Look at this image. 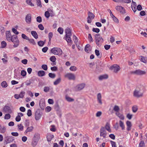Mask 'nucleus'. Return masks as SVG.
<instances>
[{"label":"nucleus","instance_id":"36","mask_svg":"<svg viewBox=\"0 0 147 147\" xmlns=\"http://www.w3.org/2000/svg\"><path fill=\"white\" fill-rule=\"evenodd\" d=\"M50 60L53 63H54L55 62L56 59L55 56H53L50 57Z\"/></svg>","mask_w":147,"mask_h":147},{"label":"nucleus","instance_id":"3","mask_svg":"<svg viewBox=\"0 0 147 147\" xmlns=\"http://www.w3.org/2000/svg\"><path fill=\"white\" fill-rule=\"evenodd\" d=\"M143 94V91L141 89L138 88H136L134 92V96L137 98L142 97Z\"/></svg>","mask_w":147,"mask_h":147},{"label":"nucleus","instance_id":"46","mask_svg":"<svg viewBox=\"0 0 147 147\" xmlns=\"http://www.w3.org/2000/svg\"><path fill=\"white\" fill-rule=\"evenodd\" d=\"M28 40L29 41L30 43L32 44L33 45H35L36 43L35 42L34 39H29Z\"/></svg>","mask_w":147,"mask_h":147},{"label":"nucleus","instance_id":"40","mask_svg":"<svg viewBox=\"0 0 147 147\" xmlns=\"http://www.w3.org/2000/svg\"><path fill=\"white\" fill-rule=\"evenodd\" d=\"M70 70L72 71H76L77 69V67L74 66H71L69 68Z\"/></svg>","mask_w":147,"mask_h":147},{"label":"nucleus","instance_id":"29","mask_svg":"<svg viewBox=\"0 0 147 147\" xmlns=\"http://www.w3.org/2000/svg\"><path fill=\"white\" fill-rule=\"evenodd\" d=\"M65 99L67 101L69 102H72L74 100V99L71 98L67 95L65 96Z\"/></svg>","mask_w":147,"mask_h":147},{"label":"nucleus","instance_id":"56","mask_svg":"<svg viewBox=\"0 0 147 147\" xmlns=\"http://www.w3.org/2000/svg\"><path fill=\"white\" fill-rule=\"evenodd\" d=\"M22 37L23 38L26 39V40H29V38L28 37L26 36V35L24 34H22Z\"/></svg>","mask_w":147,"mask_h":147},{"label":"nucleus","instance_id":"48","mask_svg":"<svg viewBox=\"0 0 147 147\" xmlns=\"http://www.w3.org/2000/svg\"><path fill=\"white\" fill-rule=\"evenodd\" d=\"M54 108L56 111H59V105L57 103H56L54 105Z\"/></svg>","mask_w":147,"mask_h":147},{"label":"nucleus","instance_id":"53","mask_svg":"<svg viewBox=\"0 0 147 147\" xmlns=\"http://www.w3.org/2000/svg\"><path fill=\"white\" fill-rule=\"evenodd\" d=\"M36 21L37 22L40 23L42 21V19L41 17L40 16H38L36 18Z\"/></svg>","mask_w":147,"mask_h":147},{"label":"nucleus","instance_id":"41","mask_svg":"<svg viewBox=\"0 0 147 147\" xmlns=\"http://www.w3.org/2000/svg\"><path fill=\"white\" fill-rule=\"evenodd\" d=\"M139 147H145L144 142L143 141H140V143Z\"/></svg>","mask_w":147,"mask_h":147},{"label":"nucleus","instance_id":"44","mask_svg":"<svg viewBox=\"0 0 147 147\" xmlns=\"http://www.w3.org/2000/svg\"><path fill=\"white\" fill-rule=\"evenodd\" d=\"M18 128L19 130L20 131H23V126L21 124H18Z\"/></svg>","mask_w":147,"mask_h":147},{"label":"nucleus","instance_id":"32","mask_svg":"<svg viewBox=\"0 0 147 147\" xmlns=\"http://www.w3.org/2000/svg\"><path fill=\"white\" fill-rule=\"evenodd\" d=\"M104 127H102V136H103L104 138L105 137L106 135V132L105 130H103Z\"/></svg>","mask_w":147,"mask_h":147},{"label":"nucleus","instance_id":"18","mask_svg":"<svg viewBox=\"0 0 147 147\" xmlns=\"http://www.w3.org/2000/svg\"><path fill=\"white\" fill-rule=\"evenodd\" d=\"M127 126V130L128 131H130L131 129V127L132 126V124L131 122L129 121H127L126 123Z\"/></svg>","mask_w":147,"mask_h":147},{"label":"nucleus","instance_id":"4","mask_svg":"<svg viewBox=\"0 0 147 147\" xmlns=\"http://www.w3.org/2000/svg\"><path fill=\"white\" fill-rule=\"evenodd\" d=\"M51 52L55 55H61L62 54V50L59 48L54 47L51 50Z\"/></svg>","mask_w":147,"mask_h":147},{"label":"nucleus","instance_id":"22","mask_svg":"<svg viewBox=\"0 0 147 147\" xmlns=\"http://www.w3.org/2000/svg\"><path fill=\"white\" fill-rule=\"evenodd\" d=\"M106 129L109 132H111V130L110 128V125L109 123L107 122L105 126Z\"/></svg>","mask_w":147,"mask_h":147},{"label":"nucleus","instance_id":"25","mask_svg":"<svg viewBox=\"0 0 147 147\" xmlns=\"http://www.w3.org/2000/svg\"><path fill=\"white\" fill-rule=\"evenodd\" d=\"M116 114L121 119L123 120L124 119V116L123 115L120 113L119 112H116Z\"/></svg>","mask_w":147,"mask_h":147},{"label":"nucleus","instance_id":"52","mask_svg":"<svg viewBox=\"0 0 147 147\" xmlns=\"http://www.w3.org/2000/svg\"><path fill=\"white\" fill-rule=\"evenodd\" d=\"M45 17L47 18H49L50 16V14L49 11H45Z\"/></svg>","mask_w":147,"mask_h":147},{"label":"nucleus","instance_id":"37","mask_svg":"<svg viewBox=\"0 0 147 147\" xmlns=\"http://www.w3.org/2000/svg\"><path fill=\"white\" fill-rule=\"evenodd\" d=\"M48 75L50 78L53 79L55 78L56 77L55 74L51 73H49Z\"/></svg>","mask_w":147,"mask_h":147},{"label":"nucleus","instance_id":"14","mask_svg":"<svg viewBox=\"0 0 147 147\" xmlns=\"http://www.w3.org/2000/svg\"><path fill=\"white\" fill-rule=\"evenodd\" d=\"M5 36L6 39L7 41L9 42L12 36L10 31H7L5 32Z\"/></svg>","mask_w":147,"mask_h":147},{"label":"nucleus","instance_id":"30","mask_svg":"<svg viewBox=\"0 0 147 147\" xmlns=\"http://www.w3.org/2000/svg\"><path fill=\"white\" fill-rule=\"evenodd\" d=\"M101 68L99 67L96 66V69L95 70V72L97 74H99L100 73Z\"/></svg>","mask_w":147,"mask_h":147},{"label":"nucleus","instance_id":"12","mask_svg":"<svg viewBox=\"0 0 147 147\" xmlns=\"http://www.w3.org/2000/svg\"><path fill=\"white\" fill-rule=\"evenodd\" d=\"M115 9L117 11H119L122 14H124L125 13V10L124 7L121 6H117L115 7Z\"/></svg>","mask_w":147,"mask_h":147},{"label":"nucleus","instance_id":"11","mask_svg":"<svg viewBox=\"0 0 147 147\" xmlns=\"http://www.w3.org/2000/svg\"><path fill=\"white\" fill-rule=\"evenodd\" d=\"M65 77L67 78L69 80H75L76 76L75 75L71 73H69L65 75Z\"/></svg>","mask_w":147,"mask_h":147},{"label":"nucleus","instance_id":"47","mask_svg":"<svg viewBox=\"0 0 147 147\" xmlns=\"http://www.w3.org/2000/svg\"><path fill=\"white\" fill-rule=\"evenodd\" d=\"M29 120L28 119H26L25 120L24 122V125L26 127H27L29 125Z\"/></svg>","mask_w":147,"mask_h":147},{"label":"nucleus","instance_id":"61","mask_svg":"<svg viewBox=\"0 0 147 147\" xmlns=\"http://www.w3.org/2000/svg\"><path fill=\"white\" fill-rule=\"evenodd\" d=\"M132 109L133 112L135 113L137 111L138 109L136 106H134L132 107Z\"/></svg>","mask_w":147,"mask_h":147},{"label":"nucleus","instance_id":"6","mask_svg":"<svg viewBox=\"0 0 147 147\" xmlns=\"http://www.w3.org/2000/svg\"><path fill=\"white\" fill-rule=\"evenodd\" d=\"M95 40L96 45L98 46L101 43V36L100 34H97L95 35Z\"/></svg>","mask_w":147,"mask_h":147},{"label":"nucleus","instance_id":"21","mask_svg":"<svg viewBox=\"0 0 147 147\" xmlns=\"http://www.w3.org/2000/svg\"><path fill=\"white\" fill-rule=\"evenodd\" d=\"M85 84L84 83L81 84H79L77 86L78 89V90H82L84 87Z\"/></svg>","mask_w":147,"mask_h":147},{"label":"nucleus","instance_id":"26","mask_svg":"<svg viewBox=\"0 0 147 147\" xmlns=\"http://www.w3.org/2000/svg\"><path fill=\"white\" fill-rule=\"evenodd\" d=\"M45 71L43 70H40L38 73V74L39 76L42 77L45 75Z\"/></svg>","mask_w":147,"mask_h":147},{"label":"nucleus","instance_id":"16","mask_svg":"<svg viewBox=\"0 0 147 147\" xmlns=\"http://www.w3.org/2000/svg\"><path fill=\"white\" fill-rule=\"evenodd\" d=\"M136 3L134 2L133 0H132L131 5V8L134 12L135 13L136 11Z\"/></svg>","mask_w":147,"mask_h":147},{"label":"nucleus","instance_id":"64","mask_svg":"<svg viewBox=\"0 0 147 147\" xmlns=\"http://www.w3.org/2000/svg\"><path fill=\"white\" fill-rule=\"evenodd\" d=\"M114 21L116 23H118L119 21L118 19L113 15V16L111 17Z\"/></svg>","mask_w":147,"mask_h":147},{"label":"nucleus","instance_id":"15","mask_svg":"<svg viewBox=\"0 0 147 147\" xmlns=\"http://www.w3.org/2000/svg\"><path fill=\"white\" fill-rule=\"evenodd\" d=\"M26 21L28 24L30 23L31 21V16L30 14H28L25 18Z\"/></svg>","mask_w":147,"mask_h":147},{"label":"nucleus","instance_id":"38","mask_svg":"<svg viewBox=\"0 0 147 147\" xmlns=\"http://www.w3.org/2000/svg\"><path fill=\"white\" fill-rule=\"evenodd\" d=\"M120 3H130L131 2V0H120Z\"/></svg>","mask_w":147,"mask_h":147},{"label":"nucleus","instance_id":"27","mask_svg":"<svg viewBox=\"0 0 147 147\" xmlns=\"http://www.w3.org/2000/svg\"><path fill=\"white\" fill-rule=\"evenodd\" d=\"M54 137L53 135L52 134L48 135L47 136V141L48 142L51 141L52 139Z\"/></svg>","mask_w":147,"mask_h":147},{"label":"nucleus","instance_id":"5","mask_svg":"<svg viewBox=\"0 0 147 147\" xmlns=\"http://www.w3.org/2000/svg\"><path fill=\"white\" fill-rule=\"evenodd\" d=\"M14 138L11 136H8L6 134L4 137L5 141L6 142V144L12 142L14 140Z\"/></svg>","mask_w":147,"mask_h":147},{"label":"nucleus","instance_id":"24","mask_svg":"<svg viewBox=\"0 0 147 147\" xmlns=\"http://www.w3.org/2000/svg\"><path fill=\"white\" fill-rule=\"evenodd\" d=\"M31 34L35 38L37 39L38 38V36L36 31H32Z\"/></svg>","mask_w":147,"mask_h":147},{"label":"nucleus","instance_id":"20","mask_svg":"<svg viewBox=\"0 0 147 147\" xmlns=\"http://www.w3.org/2000/svg\"><path fill=\"white\" fill-rule=\"evenodd\" d=\"M34 127L33 126L28 127L27 128L24 132L25 134H26L28 132H31L33 129Z\"/></svg>","mask_w":147,"mask_h":147},{"label":"nucleus","instance_id":"7","mask_svg":"<svg viewBox=\"0 0 147 147\" xmlns=\"http://www.w3.org/2000/svg\"><path fill=\"white\" fill-rule=\"evenodd\" d=\"M110 69L116 73L120 70V67L117 64H114L110 67Z\"/></svg>","mask_w":147,"mask_h":147},{"label":"nucleus","instance_id":"50","mask_svg":"<svg viewBox=\"0 0 147 147\" xmlns=\"http://www.w3.org/2000/svg\"><path fill=\"white\" fill-rule=\"evenodd\" d=\"M4 28L3 27H0V32L1 34H3L5 32Z\"/></svg>","mask_w":147,"mask_h":147},{"label":"nucleus","instance_id":"13","mask_svg":"<svg viewBox=\"0 0 147 147\" xmlns=\"http://www.w3.org/2000/svg\"><path fill=\"white\" fill-rule=\"evenodd\" d=\"M3 110L6 113H11L12 112L10 107L8 106L5 105L3 108Z\"/></svg>","mask_w":147,"mask_h":147},{"label":"nucleus","instance_id":"42","mask_svg":"<svg viewBox=\"0 0 147 147\" xmlns=\"http://www.w3.org/2000/svg\"><path fill=\"white\" fill-rule=\"evenodd\" d=\"M113 110L116 111V112H118L119 111V107L117 105H115L113 109Z\"/></svg>","mask_w":147,"mask_h":147},{"label":"nucleus","instance_id":"17","mask_svg":"<svg viewBox=\"0 0 147 147\" xmlns=\"http://www.w3.org/2000/svg\"><path fill=\"white\" fill-rule=\"evenodd\" d=\"M84 50L86 52L89 53L91 51L90 45L89 44L86 45L85 46Z\"/></svg>","mask_w":147,"mask_h":147},{"label":"nucleus","instance_id":"2","mask_svg":"<svg viewBox=\"0 0 147 147\" xmlns=\"http://www.w3.org/2000/svg\"><path fill=\"white\" fill-rule=\"evenodd\" d=\"M12 42L14 44L13 47L14 48L17 47L19 45V41L18 39V36L16 35H13L12 36L9 42Z\"/></svg>","mask_w":147,"mask_h":147},{"label":"nucleus","instance_id":"34","mask_svg":"<svg viewBox=\"0 0 147 147\" xmlns=\"http://www.w3.org/2000/svg\"><path fill=\"white\" fill-rule=\"evenodd\" d=\"M1 85L2 87L5 88L7 86V83L5 81L3 82L1 84Z\"/></svg>","mask_w":147,"mask_h":147},{"label":"nucleus","instance_id":"49","mask_svg":"<svg viewBox=\"0 0 147 147\" xmlns=\"http://www.w3.org/2000/svg\"><path fill=\"white\" fill-rule=\"evenodd\" d=\"M63 29L61 27H59L57 30V31L60 34H62L63 32Z\"/></svg>","mask_w":147,"mask_h":147},{"label":"nucleus","instance_id":"51","mask_svg":"<svg viewBox=\"0 0 147 147\" xmlns=\"http://www.w3.org/2000/svg\"><path fill=\"white\" fill-rule=\"evenodd\" d=\"M11 117V115L9 113L6 114L4 117V119H9Z\"/></svg>","mask_w":147,"mask_h":147},{"label":"nucleus","instance_id":"19","mask_svg":"<svg viewBox=\"0 0 147 147\" xmlns=\"http://www.w3.org/2000/svg\"><path fill=\"white\" fill-rule=\"evenodd\" d=\"M6 130V128L4 126H2L0 125V132L1 133H4Z\"/></svg>","mask_w":147,"mask_h":147},{"label":"nucleus","instance_id":"10","mask_svg":"<svg viewBox=\"0 0 147 147\" xmlns=\"http://www.w3.org/2000/svg\"><path fill=\"white\" fill-rule=\"evenodd\" d=\"M131 73L132 74L139 75H142L146 74L145 71H142L140 69H138L135 71H132Z\"/></svg>","mask_w":147,"mask_h":147},{"label":"nucleus","instance_id":"9","mask_svg":"<svg viewBox=\"0 0 147 147\" xmlns=\"http://www.w3.org/2000/svg\"><path fill=\"white\" fill-rule=\"evenodd\" d=\"M42 113L39 109H38L35 112V118L36 120H39L42 116Z\"/></svg>","mask_w":147,"mask_h":147},{"label":"nucleus","instance_id":"45","mask_svg":"<svg viewBox=\"0 0 147 147\" xmlns=\"http://www.w3.org/2000/svg\"><path fill=\"white\" fill-rule=\"evenodd\" d=\"M97 99L99 102L101 103V94L100 93H98L97 95Z\"/></svg>","mask_w":147,"mask_h":147},{"label":"nucleus","instance_id":"54","mask_svg":"<svg viewBox=\"0 0 147 147\" xmlns=\"http://www.w3.org/2000/svg\"><path fill=\"white\" fill-rule=\"evenodd\" d=\"M36 1L37 4L38 6L40 7H42V5L40 0H36Z\"/></svg>","mask_w":147,"mask_h":147},{"label":"nucleus","instance_id":"33","mask_svg":"<svg viewBox=\"0 0 147 147\" xmlns=\"http://www.w3.org/2000/svg\"><path fill=\"white\" fill-rule=\"evenodd\" d=\"M141 58L140 61H141L144 63H146L147 62V58L145 57L141 56Z\"/></svg>","mask_w":147,"mask_h":147},{"label":"nucleus","instance_id":"35","mask_svg":"<svg viewBox=\"0 0 147 147\" xmlns=\"http://www.w3.org/2000/svg\"><path fill=\"white\" fill-rule=\"evenodd\" d=\"M7 45V43L6 42L4 41H2L1 42V48H5Z\"/></svg>","mask_w":147,"mask_h":147},{"label":"nucleus","instance_id":"31","mask_svg":"<svg viewBox=\"0 0 147 147\" xmlns=\"http://www.w3.org/2000/svg\"><path fill=\"white\" fill-rule=\"evenodd\" d=\"M119 124L120 127H121L122 129L124 130L125 127L123 122L121 121H119Z\"/></svg>","mask_w":147,"mask_h":147},{"label":"nucleus","instance_id":"23","mask_svg":"<svg viewBox=\"0 0 147 147\" xmlns=\"http://www.w3.org/2000/svg\"><path fill=\"white\" fill-rule=\"evenodd\" d=\"M40 138V134L38 133H36L34 135V137L33 138V140H35L38 141Z\"/></svg>","mask_w":147,"mask_h":147},{"label":"nucleus","instance_id":"62","mask_svg":"<svg viewBox=\"0 0 147 147\" xmlns=\"http://www.w3.org/2000/svg\"><path fill=\"white\" fill-rule=\"evenodd\" d=\"M26 2L28 4L31 5L32 6H34V4L33 3H31V1L30 0H26Z\"/></svg>","mask_w":147,"mask_h":147},{"label":"nucleus","instance_id":"8","mask_svg":"<svg viewBox=\"0 0 147 147\" xmlns=\"http://www.w3.org/2000/svg\"><path fill=\"white\" fill-rule=\"evenodd\" d=\"M88 17L87 18V22L88 23H90L92 21L91 20L94 19L95 17V16L90 11H88Z\"/></svg>","mask_w":147,"mask_h":147},{"label":"nucleus","instance_id":"63","mask_svg":"<svg viewBox=\"0 0 147 147\" xmlns=\"http://www.w3.org/2000/svg\"><path fill=\"white\" fill-rule=\"evenodd\" d=\"M26 71L24 70H22L21 71V75L23 76H26Z\"/></svg>","mask_w":147,"mask_h":147},{"label":"nucleus","instance_id":"59","mask_svg":"<svg viewBox=\"0 0 147 147\" xmlns=\"http://www.w3.org/2000/svg\"><path fill=\"white\" fill-rule=\"evenodd\" d=\"M49 89L50 88L49 87L45 86L44 88V91L46 92H47L49 91Z\"/></svg>","mask_w":147,"mask_h":147},{"label":"nucleus","instance_id":"57","mask_svg":"<svg viewBox=\"0 0 147 147\" xmlns=\"http://www.w3.org/2000/svg\"><path fill=\"white\" fill-rule=\"evenodd\" d=\"M14 96L15 98L17 99H18L19 98H23V96H20V95H19L18 94H15L14 95Z\"/></svg>","mask_w":147,"mask_h":147},{"label":"nucleus","instance_id":"1","mask_svg":"<svg viewBox=\"0 0 147 147\" xmlns=\"http://www.w3.org/2000/svg\"><path fill=\"white\" fill-rule=\"evenodd\" d=\"M65 35L64 38L67 41V42L72 43V41L71 38L72 34L71 30L70 28L67 27L65 30Z\"/></svg>","mask_w":147,"mask_h":147},{"label":"nucleus","instance_id":"28","mask_svg":"<svg viewBox=\"0 0 147 147\" xmlns=\"http://www.w3.org/2000/svg\"><path fill=\"white\" fill-rule=\"evenodd\" d=\"M61 79L60 78H59L57 79L54 82V84L56 85L59 84L61 82Z\"/></svg>","mask_w":147,"mask_h":147},{"label":"nucleus","instance_id":"58","mask_svg":"<svg viewBox=\"0 0 147 147\" xmlns=\"http://www.w3.org/2000/svg\"><path fill=\"white\" fill-rule=\"evenodd\" d=\"M42 68L45 70H47V66L45 64L42 65L41 66Z\"/></svg>","mask_w":147,"mask_h":147},{"label":"nucleus","instance_id":"43","mask_svg":"<svg viewBox=\"0 0 147 147\" xmlns=\"http://www.w3.org/2000/svg\"><path fill=\"white\" fill-rule=\"evenodd\" d=\"M45 42L42 41H40L38 42V45L40 47L43 46L45 44Z\"/></svg>","mask_w":147,"mask_h":147},{"label":"nucleus","instance_id":"55","mask_svg":"<svg viewBox=\"0 0 147 147\" xmlns=\"http://www.w3.org/2000/svg\"><path fill=\"white\" fill-rule=\"evenodd\" d=\"M92 31L93 32L98 33L100 32V30L98 28H93L92 29Z\"/></svg>","mask_w":147,"mask_h":147},{"label":"nucleus","instance_id":"60","mask_svg":"<svg viewBox=\"0 0 147 147\" xmlns=\"http://www.w3.org/2000/svg\"><path fill=\"white\" fill-rule=\"evenodd\" d=\"M114 128L116 130H117L119 128L118 123L117 122L114 125H113Z\"/></svg>","mask_w":147,"mask_h":147},{"label":"nucleus","instance_id":"39","mask_svg":"<svg viewBox=\"0 0 147 147\" xmlns=\"http://www.w3.org/2000/svg\"><path fill=\"white\" fill-rule=\"evenodd\" d=\"M38 141L35 140H33V139L32 141V145L33 147H35L37 144Z\"/></svg>","mask_w":147,"mask_h":147}]
</instances>
